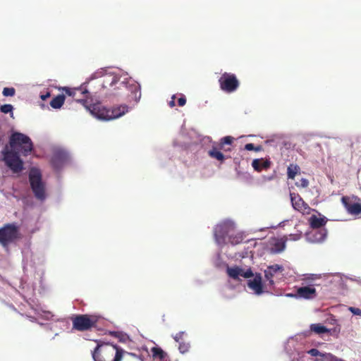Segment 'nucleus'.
Returning a JSON list of instances; mask_svg holds the SVG:
<instances>
[{"mask_svg": "<svg viewBox=\"0 0 361 361\" xmlns=\"http://www.w3.org/2000/svg\"><path fill=\"white\" fill-rule=\"evenodd\" d=\"M178 348L180 353H185L189 350L190 345L188 343L180 342Z\"/></svg>", "mask_w": 361, "mask_h": 361, "instance_id": "473e14b6", "label": "nucleus"}, {"mask_svg": "<svg viewBox=\"0 0 361 361\" xmlns=\"http://www.w3.org/2000/svg\"><path fill=\"white\" fill-rule=\"evenodd\" d=\"M226 272L229 277L235 280L239 279L240 276H242L245 279H249L253 276V273L250 269L245 271L243 269L238 266L233 267H228L226 269Z\"/></svg>", "mask_w": 361, "mask_h": 361, "instance_id": "9b49d317", "label": "nucleus"}, {"mask_svg": "<svg viewBox=\"0 0 361 361\" xmlns=\"http://www.w3.org/2000/svg\"><path fill=\"white\" fill-rule=\"evenodd\" d=\"M300 167L297 164H291L288 166L287 176L289 179H294L296 174L300 172Z\"/></svg>", "mask_w": 361, "mask_h": 361, "instance_id": "b1692460", "label": "nucleus"}, {"mask_svg": "<svg viewBox=\"0 0 361 361\" xmlns=\"http://www.w3.org/2000/svg\"><path fill=\"white\" fill-rule=\"evenodd\" d=\"M234 138L231 136H226L220 140L221 145H231L233 142Z\"/></svg>", "mask_w": 361, "mask_h": 361, "instance_id": "2f4dec72", "label": "nucleus"}, {"mask_svg": "<svg viewBox=\"0 0 361 361\" xmlns=\"http://www.w3.org/2000/svg\"><path fill=\"white\" fill-rule=\"evenodd\" d=\"M0 110L4 114H11V116H13V106L11 104H4L1 106Z\"/></svg>", "mask_w": 361, "mask_h": 361, "instance_id": "c85d7f7f", "label": "nucleus"}, {"mask_svg": "<svg viewBox=\"0 0 361 361\" xmlns=\"http://www.w3.org/2000/svg\"><path fill=\"white\" fill-rule=\"evenodd\" d=\"M16 90L13 87H4L2 94L5 97H13L15 95Z\"/></svg>", "mask_w": 361, "mask_h": 361, "instance_id": "c756f323", "label": "nucleus"}, {"mask_svg": "<svg viewBox=\"0 0 361 361\" xmlns=\"http://www.w3.org/2000/svg\"><path fill=\"white\" fill-rule=\"evenodd\" d=\"M65 99L63 94H59L52 99L50 102V105L53 109H60L64 104Z\"/></svg>", "mask_w": 361, "mask_h": 361, "instance_id": "4be33fe9", "label": "nucleus"}, {"mask_svg": "<svg viewBox=\"0 0 361 361\" xmlns=\"http://www.w3.org/2000/svg\"><path fill=\"white\" fill-rule=\"evenodd\" d=\"M350 310L355 315L361 316V310L357 307H350Z\"/></svg>", "mask_w": 361, "mask_h": 361, "instance_id": "c9c22d12", "label": "nucleus"}, {"mask_svg": "<svg viewBox=\"0 0 361 361\" xmlns=\"http://www.w3.org/2000/svg\"><path fill=\"white\" fill-rule=\"evenodd\" d=\"M184 335V332L183 331H180L178 333H177L174 336H173V338L174 340L178 342V343H180L182 342V339H183V336Z\"/></svg>", "mask_w": 361, "mask_h": 361, "instance_id": "f704fd0d", "label": "nucleus"}, {"mask_svg": "<svg viewBox=\"0 0 361 361\" xmlns=\"http://www.w3.org/2000/svg\"><path fill=\"white\" fill-rule=\"evenodd\" d=\"M111 335H114V336H116V337H118V332H111Z\"/></svg>", "mask_w": 361, "mask_h": 361, "instance_id": "c03bdc74", "label": "nucleus"}, {"mask_svg": "<svg viewBox=\"0 0 361 361\" xmlns=\"http://www.w3.org/2000/svg\"><path fill=\"white\" fill-rule=\"evenodd\" d=\"M310 330L317 334L329 333V330L321 324H313L310 326Z\"/></svg>", "mask_w": 361, "mask_h": 361, "instance_id": "393cba45", "label": "nucleus"}, {"mask_svg": "<svg viewBox=\"0 0 361 361\" xmlns=\"http://www.w3.org/2000/svg\"><path fill=\"white\" fill-rule=\"evenodd\" d=\"M221 90L227 93L235 92L239 87L240 82L235 74L224 73L219 79Z\"/></svg>", "mask_w": 361, "mask_h": 361, "instance_id": "0eeeda50", "label": "nucleus"}, {"mask_svg": "<svg viewBox=\"0 0 361 361\" xmlns=\"http://www.w3.org/2000/svg\"><path fill=\"white\" fill-rule=\"evenodd\" d=\"M245 149L247 151L259 152L262 149V147L260 145L255 147L252 143H247L245 145Z\"/></svg>", "mask_w": 361, "mask_h": 361, "instance_id": "7c9ffc66", "label": "nucleus"}, {"mask_svg": "<svg viewBox=\"0 0 361 361\" xmlns=\"http://www.w3.org/2000/svg\"><path fill=\"white\" fill-rule=\"evenodd\" d=\"M65 159L66 154L63 152H55L51 160V164L54 166V168H59L62 165Z\"/></svg>", "mask_w": 361, "mask_h": 361, "instance_id": "aec40b11", "label": "nucleus"}, {"mask_svg": "<svg viewBox=\"0 0 361 361\" xmlns=\"http://www.w3.org/2000/svg\"><path fill=\"white\" fill-rule=\"evenodd\" d=\"M288 240V238L286 236L279 239H276L273 243L271 252L273 253H279L283 251L286 248V243Z\"/></svg>", "mask_w": 361, "mask_h": 361, "instance_id": "6ab92c4d", "label": "nucleus"}, {"mask_svg": "<svg viewBox=\"0 0 361 361\" xmlns=\"http://www.w3.org/2000/svg\"><path fill=\"white\" fill-rule=\"evenodd\" d=\"M230 225L226 223L219 224L214 228V236L216 240L221 243L224 240L225 236L228 233Z\"/></svg>", "mask_w": 361, "mask_h": 361, "instance_id": "4468645a", "label": "nucleus"}, {"mask_svg": "<svg viewBox=\"0 0 361 361\" xmlns=\"http://www.w3.org/2000/svg\"><path fill=\"white\" fill-rule=\"evenodd\" d=\"M284 268L282 265L277 264L270 265L264 270V277L269 281V285L273 286L274 284L273 278L277 274H282Z\"/></svg>", "mask_w": 361, "mask_h": 361, "instance_id": "f8f14e48", "label": "nucleus"}, {"mask_svg": "<svg viewBox=\"0 0 361 361\" xmlns=\"http://www.w3.org/2000/svg\"><path fill=\"white\" fill-rule=\"evenodd\" d=\"M18 228L13 224H5L0 228V243L7 246L18 238Z\"/></svg>", "mask_w": 361, "mask_h": 361, "instance_id": "423d86ee", "label": "nucleus"}, {"mask_svg": "<svg viewBox=\"0 0 361 361\" xmlns=\"http://www.w3.org/2000/svg\"><path fill=\"white\" fill-rule=\"evenodd\" d=\"M295 295L298 296L299 298L312 300L317 297V294L316 289L313 286H309L298 288Z\"/></svg>", "mask_w": 361, "mask_h": 361, "instance_id": "ddd939ff", "label": "nucleus"}, {"mask_svg": "<svg viewBox=\"0 0 361 361\" xmlns=\"http://www.w3.org/2000/svg\"><path fill=\"white\" fill-rule=\"evenodd\" d=\"M229 243L232 245H237L243 242V237L240 234L230 235L228 238Z\"/></svg>", "mask_w": 361, "mask_h": 361, "instance_id": "cd10ccee", "label": "nucleus"}, {"mask_svg": "<svg viewBox=\"0 0 361 361\" xmlns=\"http://www.w3.org/2000/svg\"><path fill=\"white\" fill-rule=\"evenodd\" d=\"M34 150V145L29 136L20 132H13L9 137L8 146L2 150L3 161L13 173H19L24 169L20 155L27 157Z\"/></svg>", "mask_w": 361, "mask_h": 361, "instance_id": "f257e3e1", "label": "nucleus"}, {"mask_svg": "<svg viewBox=\"0 0 361 361\" xmlns=\"http://www.w3.org/2000/svg\"><path fill=\"white\" fill-rule=\"evenodd\" d=\"M307 353L312 356L317 357L320 356L324 357L326 361H345L342 359L338 358L331 353H322L319 350L316 348H312L308 350Z\"/></svg>", "mask_w": 361, "mask_h": 361, "instance_id": "dca6fc26", "label": "nucleus"}, {"mask_svg": "<svg viewBox=\"0 0 361 361\" xmlns=\"http://www.w3.org/2000/svg\"><path fill=\"white\" fill-rule=\"evenodd\" d=\"M208 154L211 158L215 159L220 161H224L225 157L224 154L216 147H213L209 152Z\"/></svg>", "mask_w": 361, "mask_h": 361, "instance_id": "412c9836", "label": "nucleus"}, {"mask_svg": "<svg viewBox=\"0 0 361 361\" xmlns=\"http://www.w3.org/2000/svg\"><path fill=\"white\" fill-rule=\"evenodd\" d=\"M354 197L343 196L341 198L342 204L347 212L352 215L361 214V204L353 201Z\"/></svg>", "mask_w": 361, "mask_h": 361, "instance_id": "9d476101", "label": "nucleus"}, {"mask_svg": "<svg viewBox=\"0 0 361 361\" xmlns=\"http://www.w3.org/2000/svg\"><path fill=\"white\" fill-rule=\"evenodd\" d=\"M151 352L154 358H159L161 361H164L166 357V353L159 347L152 348Z\"/></svg>", "mask_w": 361, "mask_h": 361, "instance_id": "5701e85b", "label": "nucleus"}, {"mask_svg": "<svg viewBox=\"0 0 361 361\" xmlns=\"http://www.w3.org/2000/svg\"><path fill=\"white\" fill-rule=\"evenodd\" d=\"M295 185L297 187L305 188L308 186L309 181L307 179L302 178L299 181L296 182Z\"/></svg>", "mask_w": 361, "mask_h": 361, "instance_id": "72a5a7b5", "label": "nucleus"}, {"mask_svg": "<svg viewBox=\"0 0 361 361\" xmlns=\"http://www.w3.org/2000/svg\"><path fill=\"white\" fill-rule=\"evenodd\" d=\"M217 147L218 149H219V150H220V151H221V150H224V151H229V150H230V149H226L224 148V145H221V142H219V145H218V147Z\"/></svg>", "mask_w": 361, "mask_h": 361, "instance_id": "a19ab883", "label": "nucleus"}, {"mask_svg": "<svg viewBox=\"0 0 361 361\" xmlns=\"http://www.w3.org/2000/svg\"><path fill=\"white\" fill-rule=\"evenodd\" d=\"M290 201L292 203V206L294 209L302 213V214H309L311 208L309 205L303 200V199L300 196L299 194L291 192L290 194Z\"/></svg>", "mask_w": 361, "mask_h": 361, "instance_id": "1a4fd4ad", "label": "nucleus"}, {"mask_svg": "<svg viewBox=\"0 0 361 361\" xmlns=\"http://www.w3.org/2000/svg\"><path fill=\"white\" fill-rule=\"evenodd\" d=\"M63 91L66 92V94L72 96L73 97H75L78 92H80L82 94H86L87 93V91H81L79 89L72 90L68 87H64Z\"/></svg>", "mask_w": 361, "mask_h": 361, "instance_id": "bb28decb", "label": "nucleus"}, {"mask_svg": "<svg viewBox=\"0 0 361 361\" xmlns=\"http://www.w3.org/2000/svg\"><path fill=\"white\" fill-rule=\"evenodd\" d=\"M301 235L300 234H290L289 235V240H298L300 238Z\"/></svg>", "mask_w": 361, "mask_h": 361, "instance_id": "4c0bfd02", "label": "nucleus"}, {"mask_svg": "<svg viewBox=\"0 0 361 361\" xmlns=\"http://www.w3.org/2000/svg\"><path fill=\"white\" fill-rule=\"evenodd\" d=\"M117 84L118 85L117 86L118 89L123 90L127 88L126 83L123 81H120V78L116 75L105 74L102 78V86L104 89L114 87Z\"/></svg>", "mask_w": 361, "mask_h": 361, "instance_id": "6e6552de", "label": "nucleus"}, {"mask_svg": "<svg viewBox=\"0 0 361 361\" xmlns=\"http://www.w3.org/2000/svg\"><path fill=\"white\" fill-rule=\"evenodd\" d=\"M75 100L80 103H84L85 102V99H78V98H75Z\"/></svg>", "mask_w": 361, "mask_h": 361, "instance_id": "37998d69", "label": "nucleus"}, {"mask_svg": "<svg viewBox=\"0 0 361 361\" xmlns=\"http://www.w3.org/2000/svg\"><path fill=\"white\" fill-rule=\"evenodd\" d=\"M96 348L92 352L94 361H121L125 354L137 357L135 353H128L121 347L110 343L97 340Z\"/></svg>", "mask_w": 361, "mask_h": 361, "instance_id": "f03ea898", "label": "nucleus"}, {"mask_svg": "<svg viewBox=\"0 0 361 361\" xmlns=\"http://www.w3.org/2000/svg\"><path fill=\"white\" fill-rule=\"evenodd\" d=\"M29 181L31 189L35 197L40 200H44L46 197L45 187L42 180V174L39 169L32 168L29 173Z\"/></svg>", "mask_w": 361, "mask_h": 361, "instance_id": "39448f33", "label": "nucleus"}, {"mask_svg": "<svg viewBox=\"0 0 361 361\" xmlns=\"http://www.w3.org/2000/svg\"><path fill=\"white\" fill-rule=\"evenodd\" d=\"M175 98H176V96L173 95L172 97H171V100L169 103V106L171 107H173L176 105V104H175Z\"/></svg>", "mask_w": 361, "mask_h": 361, "instance_id": "58836bf2", "label": "nucleus"}, {"mask_svg": "<svg viewBox=\"0 0 361 361\" xmlns=\"http://www.w3.org/2000/svg\"><path fill=\"white\" fill-rule=\"evenodd\" d=\"M186 103V99L185 96H182L178 99V104L179 106H183Z\"/></svg>", "mask_w": 361, "mask_h": 361, "instance_id": "e433bc0d", "label": "nucleus"}, {"mask_svg": "<svg viewBox=\"0 0 361 361\" xmlns=\"http://www.w3.org/2000/svg\"><path fill=\"white\" fill-rule=\"evenodd\" d=\"M247 286L257 295H260L263 293L262 277L259 274L256 275L252 280H249L247 281Z\"/></svg>", "mask_w": 361, "mask_h": 361, "instance_id": "2eb2a0df", "label": "nucleus"}, {"mask_svg": "<svg viewBox=\"0 0 361 361\" xmlns=\"http://www.w3.org/2000/svg\"><path fill=\"white\" fill-rule=\"evenodd\" d=\"M73 329L86 331L97 326L99 317L92 314H75L71 317Z\"/></svg>", "mask_w": 361, "mask_h": 361, "instance_id": "20e7f679", "label": "nucleus"}, {"mask_svg": "<svg viewBox=\"0 0 361 361\" xmlns=\"http://www.w3.org/2000/svg\"><path fill=\"white\" fill-rule=\"evenodd\" d=\"M288 297H291V298H299L298 296H296L295 295V294H293V293H288L286 295Z\"/></svg>", "mask_w": 361, "mask_h": 361, "instance_id": "79ce46f5", "label": "nucleus"}, {"mask_svg": "<svg viewBox=\"0 0 361 361\" xmlns=\"http://www.w3.org/2000/svg\"><path fill=\"white\" fill-rule=\"evenodd\" d=\"M50 97V93L49 92H47L46 94H42L40 96V98L44 101L46 100L47 98H49Z\"/></svg>", "mask_w": 361, "mask_h": 361, "instance_id": "ea45409f", "label": "nucleus"}, {"mask_svg": "<svg viewBox=\"0 0 361 361\" xmlns=\"http://www.w3.org/2000/svg\"><path fill=\"white\" fill-rule=\"evenodd\" d=\"M327 220L324 216L318 217L316 215H312L309 219L310 227L313 229H318L322 228L326 224Z\"/></svg>", "mask_w": 361, "mask_h": 361, "instance_id": "f3484780", "label": "nucleus"}, {"mask_svg": "<svg viewBox=\"0 0 361 361\" xmlns=\"http://www.w3.org/2000/svg\"><path fill=\"white\" fill-rule=\"evenodd\" d=\"M326 235H327V231L324 228H323L319 231H316L315 233L314 234V238L313 241L322 242L326 238Z\"/></svg>", "mask_w": 361, "mask_h": 361, "instance_id": "a878e982", "label": "nucleus"}, {"mask_svg": "<svg viewBox=\"0 0 361 361\" xmlns=\"http://www.w3.org/2000/svg\"><path fill=\"white\" fill-rule=\"evenodd\" d=\"M92 115L99 119L104 121H110L118 118L124 115L128 111V106L121 105L111 109L106 108L100 104H93L90 109Z\"/></svg>", "mask_w": 361, "mask_h": 361, "instance_id": "7ed1b4c3", "label": "nucleus"}, {"mask_svg": "<svg viewBox=\"0 0 361 361\" xmlns=\"http://www.w3.org/2000/svg\"><path fill=\"white\" fill-rule=\"evenodd\" d=\"M252 166L255 171L259 172L263 169H269L271 166V161L268 159H256L252 161Z\"/></svg>", "mask_w": 361, "mask_h": 361, "instance_id": "a211bd4d", "label": "nucleus"}]
</instances>
